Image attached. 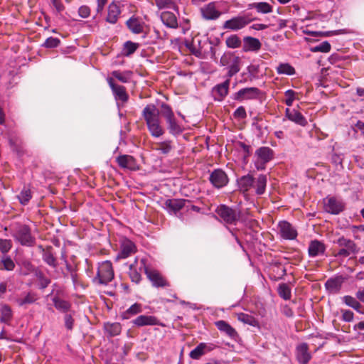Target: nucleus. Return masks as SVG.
I'll return each instance as SVG.
<instances>
[{
	"instance_id": "f257e3e1",
	"label": "nucleus",
	"mask_w": 364,
	"mask_h": 364,
	"mask_svg": "<svg viewBox=\"0 0 364 364\" xmlns=\"http://www.w3.org/2000/svg\"><path fill=\"white\" fill-rule=\"evenodd\" d=\"M159 114L165 119L167 128L171 134L178 135L182 133L183 127L176 121L170 105L162 103L159 111L155 105L149 104L144 108L142 116L149 132L153 136L159 137L164 133V129L160 124Z\"/></svg>"
},
{
	"instance_id": "f03ea898",
	"label": "nucleus",
	"mask_w": 364,
	"mask_h": 364,
	"mask_svg": "<svg viewBox=\"0 0 364 364\" xmlns=\"http://www.w3.org/2000/svg\"><path fill=\"white\" fill-rule=\"evenodd\" d=\"M10 230L11 235L16 242L26 247L35 245L36 238L32 235L31 229L28 225L16 223L11 226Z\"/></svg>"
},
{
	"instance_id": "7ed1b4c3",
	"label": "nucleus",
	"mask_w": 364,
	"mask_h": 364,
	"mask_svg": "<svg viewBox=\"0 0 364 364\" xmlns=\"http://www.w3.org/2000/svg\"><path fill=\"white\" fill-rule=\"evenodd\" d=\"M114 273L112 264L106 260L99 263L97 274L92 279V282L96 285H107L113 279Z\"/></svg>"
},
{
	"instance_id": "20e7f679",
	"label": "nucleus",
	"mask_w": 364,
	"mask_h": 364,
	"mask_svg": "<svg viewBox=\"0 0 364 364\" xmlns=\"http://www.w3.org/2000/svg\"><path fill=\"white\" fill-rule=\"evenodd\" d=\"M241 64V58L231 52L225 53L220 60V65L227 67L226 77L229 78H231L240 70Z\"/></svg>"
},
{
	"instance_id": "39448f33",
	"label": "nucleus",
	"mask_w": 364,
	"mask_h": 364,
	"mask_svg": "<svg viewBox=\"0 0 364 364\" xmlns=\"http://www.w3.org/2000/svg\"><path fill=\"white\" fill-rule=\"evenodd\" d=\"M146 259L142 258L140 260V269H144L149 280L151 282L152 286L156 288L169 287V282L165 277L156 269L149 268L146 265Z\"/></svg>"
},
{
	"instance_id": "423d86ee",
	"label": "nucleus",
	"mask_w": 364,
	"mask_h": 364,
	"mask_svg": "<svg viewBox=\"0 0 364 364\" xmlns=\"http://www.w3.org/2000/svg\"><path fill=\"white\" fill-rule=\"evenodd\" d=\"M215 212L225 223L229 225H236L241 215L238 208H231L226 205H219Z\"/></svg>"
},
{
	"instance_id": "0eeeda50",
	"label": "nucleus",
	"mask_w": 364,
	"mask_h": 364,
	"mask_svg": "<svg viewBox=\"0 0 364 364\" xmlns=\"http://www.w3.org/2000/svg\"><path fill=\"white\" fill-rule=\"evenodd\" d=\"M335 243L339 247L338 252L333 254L336 257H347L352 254L358 253L359 251V248L353 240L343 236L340 237Z\"/></svg>"
},
{
	"instance_id": "6e6552de",
	"label": "nucleus",
	"mask_w": 364,
	"mask_h": 364,
	"mask_svg": "<svg viewBox=\"0 0 364 364\" xmlns=\"http://www.w3.org/2000/svg\"><path fill=\"white\" fill-rule=\"evenodd\" d=\"M253 20L254 18L251 17L250 14L238 15L225 21L223 25V28L237 31L244 28Z\"/></svg>"
},
{
	"instance_id": "1a4fd4ad",
	"label": "nucleus",
	"mask_w": 364,
	"mask_h": 364,
	"mask_svg": "<svg viewBox=\"0 0 364 364\" xmlns=\"http://www.w3.org/2000/svg\"><path fill=\"white\" fill-rule=\"evenodd\" d=\"M274 156V151L268 146H262L255 151L256 160L255 166L257 170H263L265 165L273 159Z\"/></svg>"
},
{
	"instance_id": "9d476101",
	"label": "nucleus",
	"mask_w": 364,
	"mask_h": 364,
	"mask_svg": "<svg viewBox=\"0 0 364 364\" xmlns=\"http://www.w3.org/2000/svg\"><path fill=\"white\" fill-rule=\"evenodd\" d=\"M277 232L281 238L287 240H295L298 235L296 228L286 220L279 222Z\"/></svg>"
},
{
	"instance_id": "9b49d317",
	"label": "nucleus",
	"mask_w": 364,
	"mask_h": 364,
	"mask_svg": "<svg viewBox=\"0 0 364 364\" xmlns=\"http://www.w3.org/2000/svg\"><path fill=\"white\" fill-rule=\"evenodd\" d=\"M209 181L215 188H221L228 185L229 178L223 170L217 168L210 174Z\"/></svg>"
},
{
	"instance_id": "f8f14e48",
	"label": "nucleus",
	"mask_w": 364,
	"mask_h": 364,
	"mask_svg": "<svg viewBox=\"0 0 364 364\" xmlns=\"http://www.w3.org/2000/svg\"><path fill=\"white\" fill-rule=\"evenodd\" d=\"M136 250V247L134 243L127 238H124L121 241L120 251L116 256L115 260L126 259L135 253Z\"/></svg>"
},
{
	"instance_id": "ddd939ff",
	"label": "nucleus",
	"mask_w": 364,
	"mask_h": 364,
	"mask_svg": "<svg viewBox=\"0 0 364 364\" xmlns=\"http://www.w3.org/2000/svg\"><path fill=\"white\" fill-rule=\"evenodd\" d=\"M323 203L325 211L331 214L337 215L344 210L343 203L335 197L325 198Z\"/></svg>"
},
{
	"instance_id": "4468645a",
	"label": "nucleus",
	"mask_w": 364,
	"mask_h": 364,
	"mask_svg": "<svg viewBox=\"0 0 364 364\" xmlns=\"http://www.w3.org/2000/svg\"><path fill=\"white\" fill-rule=\"evenodd\" d=\"M107 83L109 84L112 93L116 100L126 102L128 101L129 95L126 92V88L122 85H119L114 82L113 77H108L107 78Z\"/></svg>"
},
{
	"instance_id": "2eb2a0df",
	"label": "nucleus",
	"mask_w": 364,
	"mask_h": 364,
	"mask_svg": "<svg viewBox=\"0 0 364 364\" xmlns=\"http://www.w3.org/2000/svg\"><path fill=\"white\" fill-rule=\"evenodd\" d=\"M217 346L211 343H200L190 352L189 356L194 360L200 359L203 355L213 350Z\"/></svg>"
},
{
	"instance_id": "dca6fc26",
	"label": "nucleus",
	"mask_w": 364,
	"mask_h": 364,
	"mask_svg": "<svg viewBox=\"0 0 364 364\" xmlns=\"http://www.w3.org/2000/svg\"><path fill=\"white\" fill-rule=\"evenodd\" d=\"M190 200L182 198L167 199L165 203V208L171 214L176 215L186 203H190Z\"/></svg>"
},
{
	"instance_id": "f3484780",
	"label": "nucleus",
	"mask_w": 364,
	"mask_h": 364,
	"mask_svg": "<svg viewBox=\"0 0 364 364\" xmlns=\"http://www.w3.org/2000/svg\"><path fill=\"white\" fill-rule=\"evenodd\" d=\"M260 94V91L257 87H246L240 90L234 94L233 99L237 101H242L244 100L256 99Z\"/></svg>"
},
{
	"instance_id": "a211bd4d",
	"label": "nucleus",
	"mask_w": 364,
	"mask_h": 364,
	"mask_svg": "<svg viewBox=\"0 0 364 364\" xmlns=\"http://www.w3.org/2000/svg\"><path fill=\"white\" fill-rule=\"evenodd\" d=\"M200 13L203 18L205 20H216L221 15V12L218 9L215 2H210L200 8Z\"/></svg>"
},
{
	"instance_id": "6ab92c4d",
	"label": "nucleus",
	"mask_w": 364,
	"mask_h": 364,
	"mask_svg": "<svg viewBox=\"0 0 364 364\" xmlns=\"http://www.w3.org/2000/svg\"><path fill=\"white\" fill-rule=\"evenodd\" d=\"M116 161L119 166L122 168H126L131 171H136L139 169L136 161L132 156L126 154L120 155L116 158Z\"/></svg>"
},
{
	"instance_id": "aec40b11",
	"label": "nucleus",
	"mask_w": 364,
	"mask_h": 364,
	"mask_svg": "<svg viewBox=\"0 0 364 364\" xmlns=\"http://www.w3.org/2000/svg\"><path fill=\"white\" fill-rule=\"evenodd\" d=\"M120 1H112L108 6L107 16L106 17L107 22L114 24L117 22L118 18L121 14Z\"/></svg>"
},
{
	"instance_id": "412c9836",
	"label": "nucleus",
	"mask_w": 364,
	"mask_h": 364,
	"mask_svg": "<svg viewBox=\"0 0 364 364\" xmlns=\"http://www.w3.org/2000/svg\"><path fill=\"white\" fill-rule=\"evenodd\" d=\"M296 357L301 364H308L311 359V355L309 350V346L306 343L298 345L296 348Z\"/></svg>"
},
{
	"instance_id": "4be33fe9",
	"label": "nucleus",
	"mask_w": 364,
	"mask_h": 364,
	"mask_svg": "<svg viewBox=\"0 0 364 364\" xmlns=\"http://www.w3.org/2000/svg\"><path fill=\"white\" fill-rule=\"evenodd\" d=\"M345 280L346 277L342 275L336 276L328 279L325 283V287L330 293L337 294L341 290Z\"/></svg>"
},
{
	"instance_id": "5701e85b",
	"label": "nucleus",
	"mask_w": 364,
	"mask_h": 364,
	"mask_svg": "<svg viewBox=\"0 0 364 364\" xmlns=\"http://www.w3.org/2000/svg\"><path fill=\"white\" fill-rule=\"evenodd\" d=\"M16 264L19 267L20 274L23 276L34 274L38 269L32 264L30 259L26 258H19L16 260Z\"/></svg>"
},
{
	"instance_id": "b1692460",
	"label": "nucleus",
	"mask_w": 364,
	"mask_h": 364,
	"mask_svg": "<svg viewBox=\"0 0 364 364\" xmlns=\"http://www.w3.org/2000/svg\"><path fill=\"white\" fill-rule=\"evenodd\" d=\"M261 47L262 43L259 39L251 36L243 38L242 50L244 52H257Z\"/></svg>"
},
{
	"instance_id": "393cba45",
	"label": "nucleus",
	"mask_w": 364,
	"mask_h": 364,
	"mask_svg": "<svg viewBox=\"0 0 364 364\" xmlns=\"http://www.w3.org/2000/svg\"><path fill=\"white\" fill-rule=\"evenodd\" d=\"M230 78L227 77L226 80L222 83L216 85L213 92L215 95V100L222 101L228 94Z\"/></svg>"
},
{
	"instance_id": "a878e982",
	"label": "nucleus",
	"mask_w": 364,
	"mask_h": 364,
	"mask_svg": "<svg viewBox=\"0 0 364 364\" xmlns=\"http://www.w3.org/2000/svg\"><path fill=\"white\" fill-rule=\"evenodd\" d=\"M326 245L323 242L317 240H311L308 248L309 255L311 257L323 255L326 252Z\"/></svg>"
},
{
	"instance_id": "bb28decb",
	"label": "nucleus",
	"mask_w": 364,
	"mask_h": 364,
	"mask_svg": "<svg viewBox=\"0 0 364 364\" xmlns=\"http://www.w3.org/2000/svg\"><path fill=\"white\" fill-rule=\"evenodd\" d=\"M52 301L53 303L55 308L60 312L65 314V313H68L71 311V306H72L71 303L68 301L62 299L59 296L58 291L52 297Z\"/></svg>"
},
{
	"instance_id": "cd10ccee",
	"label": "nucleus",
	"mask_w": 364,
	"mask_h": 364,
	"mask_svg": "<svg viewBox=\"0 0 364 364\" xmlns=\"http://www.w3.org/2000/svg\"><path fill=\"white\" fill-rule=\"evenodd\" d=\"M132 323L138 327L159 325V321L156 317L147 315H140L137 316L132 321Z\"/></svg>"
},
{
	"instance_id": "c85d7f7f",
	"label": "nucleus",
	"mask_w": 364,
	"mask_h": 364,
	"mask_svg": "<svg viewBox=\"0 0 364 364\" xmlns=\"http://www.w3.org/2000/svg\"><path fill=\"white\" fill-rule=\"evenodd\" d=\"M286 117L291 122L301 125L302 127H305L307 124V120L303 116L301 113L296 109H290L289 108H287L286 111Z\"/></svg>"
},
{
	"instance_id": "c756f323",
	"label": "nucleus",
	"mask_w": 364,
	"mask_h": 364,
	"mask_svg": "<svg viewBox=\"0 0 364 364\" xmlns=\"http://www.w3.org/2000/svg\"><path fill=\"white\" fill-rule=\"evenodd\" d=\"M237 183L240 191L246 193L253 187L255 178L252 175L247 174L238 178Z\"/></svg>"
},
{
	"instance_id": "7c9ffc66",
	"label": "nucleus",
	"mask_w": 364,
	"mask_h": 364,
	"mask_svg": "<svg viewBox=\"0 0 364 364\" xmlns=\"http://www.w3.org/2000/svg\"><path fill=\"white\" fill-rule=\"evenodd\" d=\"M38 299L36 293L33 291L23 292L16 299V302L19 306H25L35 303Z\"/></svg>"
},
{
	"instance_id": "2f4dec72",
	"label": "nucleus",
	"mask_w": 364,
	"mask_h": 364,
	"mask_svg": "<svg viewBox=\"0 0 364 364\" xmlns=\"http://www.w3.org/2000/svg\"><path fill=\"white\" fill-rule=\"evenodd\" d=\"M103 328L105 336L108 338L117 336L122 332V325L118 322H106Z\"/></svg>"
},
{
	"instance_id": "473e14b6",
	"label": "nucleus",
	"mask_w": 364,
	"mask_h": 364,
	"mask_svg": "<svg viewBox=\"0 0 364 364\" xmlns=\"http://www.w3.org/2000/svg\"><path fill=\"white\" fill-rule=\"evenodd\" d=\"M215 326L219 331L225 333L231 338H235L237 336V333L234 328H232L228 322L223 320H220L215 322Z\"/></svg>"
},
{
	"instance_id": "72a5a7b5",
	"label": "nucleus",
	"mask_w": 364,
	"mask_h": 364,
	"mask_svg": "<svg viewBox=\"0 0 364 364\" xmlns=\"http://www.w3.org/2000/svg\"><path fill=\"white\" fill-rule=\"evenodd\" d=\"M161 20L163 23L171 28H178V21L175 14L170 11H163L161 14Z\"/></svg>"
},
{
	"instance_id": "f704fd0d",
	"label": "nucleus",
	"mask_w": 364,
	"mask_h": 364,
	"mask_svg": "<svg viewBox=\"0 0 364 364\" xmlns=\"http://www.w3.org/2000/svg\"><path fill=\"white\" fill-rule=\"evenodd\" d=\"M127 28L134 34H139L144 31V23L134 16L131 17L126 22Z\"/></svg>"
},
{
	"instance_id": "c9c22d12",
	"label": "nucleus",
	"mask_w": 364,
	"mask_h": 364,
	"mask_svg": "<svg viewBox=\"0 0 364 364\" xmlns=\"http://www.w3.org/2000/svg\"><path fill=\"white\" fill-rule=\"evenodd\" d=\"M267 183V176L259 174L257 178H255V184L252 188L255 189V193L257 195H262L264 193Z\"/></svg>"
},
{
	"instance_id": "e433bc0d",
	"label": "nucleus",
	"mask_w": 364,
	"mask_h": 364,
	"mask_svg": "<svg viewBox=\"0 0 364 364\" xmlns=\"http://www.w3.org/2000/svg\"><path fill=\"white\" fill-rule=\"evenodd\" d=\"M357 297L354 298L351 296L346 295L342 298V301L349 307L353 308L357 312L360 314H364V311L363 309V306L357 300Z\"/></svg>"
},
{
	"instance_id": "4c0bfd02",
	"label": "nucleus",
	"mask_w": 364,
	"mask_h": 364,
	"mask_svg": "<svg viewBox=\"0 0 364 364\" xmlns=\"http://www.w3.org/2000/svg\"><path fill=\"white\" fill-rule=\"evenodd\" d=\"M138 262L137 259H135L133 264H131L129 266V275L132 280V282H135L136 284H139L141 279V272L144 270L143 268L140 269V267H139V270L137 269Z\"/></svg>"
},
{
	"instance_id": "58836bf2",
	"label": "nucleus",
	"mask_w": 364,
	"mask_h": 364,
	"mask_svg": "<svg viewBox=\"0 0 364 364\" xmlns=\"http://www.w3.org/2000/svg\"><path fill=\"white\" fill-rule=\"evenodd\" d=\"M9 144L11 149L18 154H22L23 153V141L19 136H9Z\"/></svg>"
},
{
	"instance_id": "ea45409f",
	"label": "nucleus",
	"mask_w": 364,
	"mask_h": 364,
	"mask_svg": "<svg viewBox=\"0 0 364 364\" xmlns=\"http://www.w3.org/2000/svg\"><path fill=\"white\" fill-rule=\"evenodd\" d=\"M13 317L11 308L8 304H3L0 308V321L9 323Z\"/></svg>"
},
{
	"instance_id": "a19ab883",
	"label": "nucleus",
	"mask_w": 364,
	"mask_h": 364,
	"mask_svg": "<svg viewBox=\"0 0 364 364\" xmlns=\"http://www.w3.org/2000/svg\"><path fill=\"white\" fill-rule=\"evenodd\" d=\"M133 73L130 70L120 71V70H114L112 72V75L113 77L117 79L119 81L123 83H127L129 82L132 78Z\"/></svg>"
},
{
	"instance_id": "79ce46f5",
	"label": "nucleus",
	"mask_w": 364,
	"mask_h": 364,
	"mask_svg": "<svg viewBox=\"0 0 364 364\" xmlns=\"http://www.w3.org/2000/svg\"><path fill=\"white\" fill-rule=\"evenodd\" d=\"M250 9H255L258 13L268 14L272 11V6L267 2H255L249 5Z\"/></svg>"
},
{
	"instance_id": "37998d69",
	"label": "nucleus",
	"mask_w": 364,
	"mask_h": 364,
	"mask_svg": "<svg viewBox=\"0 0 364 364\" xmlns=\"http://www.w3.org/2000/svg\"><path fill=\"white\" fill-rule=\"evenodd\" d=\"M35 277L38 279V287L41 289H44L50 284L51 280L47 277L45 274L39 269L34 273Z\"/></svg>"
},
{
	"instance_id": "c03bdc74",
	"label": "nucleus",
	"mask_w": 364,
	"mask_h": 364,
	"mask_svg": "<svg viewBox=\"0 0 364 364\" xmlns=\"http://www.w3.org/2000/svg\"><path fill=\"white\" fill-rule=\"evenodd\" d=\"M142 311L141 305L135 303L132 305L128 309H127L124 312L122 313V317L123 319H129L132 316L136 315L139 313H141Z\"/></svg>"
},
{
	"instance_id": "a18cd8bd",
	"label": "nucleus",
	"mask_w": 364,
	"mask_h": 364,
	"mask_svg": "<svg viewBox=\"0 0 364 364\" xmlns=\"http://www.w3.org/2000/svg\"><path fill=\"white\" fill-rule=\"evenodd\" d=\"M51 248L47 249L43 251V260L49 266L55 268L58 266V262L55 257L50 250Z\"/></svg>"
},
{
	"instance_id": "49530a36",
	"label": "nucleus",
	"mask_w": 364,
	"mask_h": 364,
	"mask_svg": "<svg viewBox=\"0 0 364 364\" xmlns=\"http://www.w3.org/2000/svg\"><path fill=\"white\" fill-rule=\"evenodd\" d=\"M237 319L246 324H248L252 326H257L259 325L258 321L254 316L250 314H247L245 313H239L237 314Z\"/></svg>"
},
{
	"instance_id": "de8ad7c7",
	"label": "nucleus",
	"mask_w": 364,
	"mask_h": 364,
	"mask_svg": "<svg viewBox=\"0 0 364 364\" xmlns=\"http://www.w3.org/2000/svg\"><path fill=\"white\" fill-rule=\"evenodd\" d=\"M139 47V43L128 41L124 44L122 54L124 56H129L132 55L138 49Z\"/></svg>"
},
{
	"instance_id": "09e8293b",
	"label": "nucleus",
	"mask_w": 364,
	"mask_h": 364,
	"mask_svg": "<svg viewBox=\"0 0 364 364\" xmlns=\"http://www.w3.org/2000/svg\"><path fill=\"white\" fill-rule=\"evenodd\" d=\"M32 198L31 189L24 186L18 196V198L21 204L26 205Z\"/></svg>"
},
{
	"instance_id": "8fccbe9b",
	"label": "nucleus",
	"mask_w": 364,
	"mask_h": 364,
	"mask_svg": "<svg viewBox=\"0 0 364 364\" xmlns=\"http://www.w3.org/2000/svg\"><path fill=\"white\" fill-rule=\"evenodd\" d=\"M277 72L279 74L293 75L295 74V69L289 63H280L277 67Z\"/></svg>"
},
{
	"instance_id": "3c124183",
	"label": "nucleus",
	"mask_w": 364,
	"mask_h": 364,
	"mask_svg": "<svg viewBox=\"0 0 364 364\" xmlns=\"http://www.w3.org/2000/svg\"><path fill=\"white\" fill-rule=\"evenodd\" d=\"M225 43L230 48H237L241 46L242 41L236 34H232L226 38Z\"/></svg>"
},
{
	"instance_id": "603ef678",
	"label": "nucleus",
	"mask_w": 364,
	"mask_h": 364,
	"mask_svg": "<svg viewBox=\"0 0 364 364\" xmlns=\"http://www.w3.org/2000/svg\"><path fill=\"white\" fill-rule=\"evenodd\" d=\"M278 294L279 296L284 300H289L291 296V289L289 288V285L285 283H282L279 285Z\"/></svg>"
},
{
	"instance_id": "864d4df0",
	"label": "nucleus",
	"mask_w": 364,
	"mask_h": 364,
	"mask_svg": "<svg viewBox=\"0 0 364 364\" xmlns=\"http://www.w3.org/2000/svg\"><path fill=\"white\" fill-rule=\"evenodd\" d=\"M155 4L159 9H177V6L173 0H155Z\"/></svg>"
},
{
	"instance_id": "5fc2aeb1",
	"label": "nucleus",
	"mask_w": 364,
	"mask_h": 364,
	"mask_svg": "<svg viewBox=\"0 0 364 364\" xmlns=\"http://www.w3.org/2000/svg\"><path fill=\"white\" fill-rule=\"evenodd\" d=\"M1 264H2L1 269L6 271H12L15 268V263L9 256H4L1 259Z\"/></svg>"
},
{
	"instance_id": "6e6d98bb",
	"label": "nucleus",
	"mask_w": 364,
	"mask_h": 364,
	"mask_svg": "<svg viewBox=\"0 0 364 364\" xmlns=\"http://www.w3.org/2000/svg\"><path fill=\"white\" fill-rule=\"evenodd\" d=\"M75 314L74 311H70L68 313H65L64 315L65 326L68 331H72L74 327L75 319L73 315Z\"/></svg>"
},
{
	"instance_id": "4d7b16f0",
	"label": "nucleus",
	"mask_w": 364,
	"mask_h": 364,
	"mask_svg": "<svg viewBox=\"0 0 364 364\" xmlns=\"http://www.w3.org/2000/svg\"><path fill=\"white\" fill-rule=\"evenodd\" d=\"M331 44L328 41H323L320 44L314 46L311 48L312 52H321V53H328L331 50Z\"/></svg>"
},
{
	"instance_id": "13d9d810",
	"label": "nucleus",
	"mask_w": 364,
	"mask_h": 364,
	"mask_svg": "<svg viewBox=\"0 0 364 364\" xmlns=\"http://www.w3.org/2000/svg\"><path fill=\"white\" fill-rule=\"evenodd\" d=\"M156 151H159L161 153L164 154H168L171 149L172 146L171 145L170 141H166L157 144V146L155 148Z\"/></svg>"
},
{
	"instance_id": "bf43d9fd",
	"label": "nucleus",
	"mask_w": 364,
	"mask_h": 364,
	"mask_svg": "<svg viewBox=\"0 0 364 364\" xmlns=\"http://www.w3.org/2000/svg\"><path fill=\"white\" fill-rule=\"evenodd\" d=\"M12 247V242L11 240L0 238V252L6 255Z\"/></svg>"
},
{
	"instance_id": "052dcab7",
	"label": "nucleus",
	"mask_w": 364,
	"mask_h": 364,
	"mask_svg": "<svg viewBox=\"0 0 364 364\" xmlns=\"http://www.w3.org/2000/svg\"><path fill=\"white\" fill-rule=\"evenodd\" d=\"M60 43V41L59 38L55 37H49L46 40L43 44V46L47 48H54L58 47Z\"/></svg>"
},
{
	"instance_id": "680f3d73",
	"label": "nucleus",
	"mask_w": 364,
	"mask_h": 364,
	"mask_svg": "<svg viewBox=\"0 0 364 364\" xmlns=\"http://www.w3.org/2000/svg\"><path fill=\"white\" fill-rule=\"evenodd\" d=\"M295 94L296 92L292 90H288L284 92V95L287 97L285 100V104L287 106L291 107L295 99Z\"/></svg>"
},
{
	"instance_id": "e2e57ef3",
	"label": "nucleus",
	"mask_w": 364,
	"mask_h": 364,
	"mask_svg": "<svg viewBox=\"0 0 364 364\" xmlns=\"http://www.w3.org/2000/svg\"><path fill=\"white\" fill-rule=\"evenodd\" d=\"M233 116L235 119H243L247 117V113L243 106L239 107L233 113Z\"/></svg>"
},
{
	"instance_id": "0e129e2a",
	"label": "nucleus",
	"mask_w": 364,
	"mask_h": 364,
	"mask_svg": "<svg viewBox=\"0 0 364 364\" xmlns=\"http://www.w3.org/2000/svg\"><path fill=\"white\" fill-rule=\"evenodd\" d=\"M50 3L55 9L56 14H60L65 10V6L61 0H50Z\"/></svg>"
},
{
	"instance_id": "69168bd1",
	"label": "nucleus",
	"mask_w": 364,
	"mask_h": 364,
	"mask_svg": "<svg viewBox=\"0 0 364 364\" xmlns=\"http://www.w3.org/2000/svg\"><path fill=\"white\" fill-rule=\"evenodd\" d=\"M342 319L346 322H350L353 320L354 314L350 310H341Z\"/></svg>"
},
{
	"instance_id": "338daca9",
	"label": "nucleus",
	"mask_w": 364,
	"mask_h": 364,
	"mask_svg": "<svg viewBox=\"0 0 364 364\" xmlns=\"http://www.w3.org/2000/svg\"><path fill=\"white\" fill-rule=\"evenodd\" d=\"M343 159V155L341 154L333 153L331 155V162L336 166H338V165L341 166Z\"/></svg>"
},
{
	"instance_id": "774afa93",
	"label": "nucleus",
	"mask_w": 364,
	"mask_h": 364,
	"mask_svg": "<svg viewBox=\"0 0 364 364\" xmlns=\"http://www.w3.org/2000/svg\"><path fill=\"white\" fill-rule=\"evenodd\" d=\"M90 9L87 6H82L78 9V14L82 18H87L90 16Z\"/></svg>"
}]
</instances>
